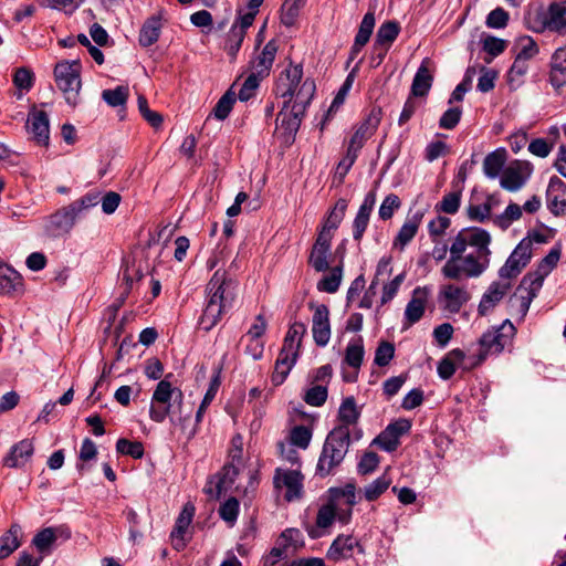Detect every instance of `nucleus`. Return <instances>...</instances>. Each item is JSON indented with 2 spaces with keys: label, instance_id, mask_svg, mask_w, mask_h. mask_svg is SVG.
Here are the masks:
<instances>
[{
  "label": "nucleus",
  "instance_id": "f257e3e1",
  "mask_svg": "<svg viewBox=\"0 0 566 566\" xmlns=\"http://www.w3.org/2000/svg\"><path fill=\"white\" fill-rule=\"evenodd\" d=\"M431 241V256L434 261H443L448 251L450 252L441 268V274L447 280L475 279L490 266L492 238L482 228L469 227L460 230L452 239L450 248L442 239Z\"/></svg>",
  "mask_w": 566,
  "mask_h": 566
},
{
  "label": "nucleus",
  "instance_id": "f03ea898",
  "mask_svg": "<svg viewBox=\"0 0 566 566\" xmlns=\"http://www.w3.org/2000/svg\"><path fill=\"white\" fill-rule=\"evenodd\" d=\"M207 303L200 317L205 331L213 328L233 304L235 282L223 269H218L207 284Z\"/></svg>",
  "mask_w": 566,
  "mask_h": 566
},
{
  "label": "nucleus",
  "instance_id": "7ed1b4c3",
  "mask_svg": "<svg viewBox=\"0 0 566 566\" xmlns=\"http://www.w3.org/2000/svg\"><path fill=\"white\" fill-rule=\"evenodd\" d=\"M350 439L346 427H335L327 434L316 465L318 475L327 476L334 473L348 452Z\"/></svg>",
  "mask_w": 566,
  "mask_h": 566
},
{
  "label": "nucleus",
  "instance_id": "20e7f679",
  "mask_svg": "<svg viewBox=\"0 0 566 566\" xmlns=\"http://www.w3.org/2000/svg\"><path fill=\"white\" fill-rule=\"evenodd\" d=\"M300 104H284L276 117L275 133L285 144H291L297 133L302 116L313 98L312 84H306L298 93Z\"/></svg>",
  "mask_w": 566,
  "mask_h": 566
},
{
  "label": "nucleus",
  "instance_id": "39448f33",
  "mask_svg": "<svg viewBox=\"0 0 566 566\" xmlns=\"http://www.w3.org/2000/svg\"><path fill=\"white\" fill-rule=\"evenodd\" d=\"M528 29L536 33L566 34V1L552 2L527 20Z\"/></svg>",
  "mask_w": 566,
  "mask_h": 566
},
{
  "label": "nucleus",
  "instance_id": "423d86ee",
  "mask_svg": "<svg viewBox=\"0 0 566 566\" xmlns=\"http://www.w3.org/2000/svg\"><path fill=\"white\" fill-rule=\"evenodd\" d=\"M81 64L77 60L61 61L54 67V78L57 87L63 92L67 104L75 106L80 102Z\"/></svg>",
  "mask_w": 566,
  "mask_h": 566
},
{
  "label": "nucleus",
  "instance_id": "0eeeda50",
  "mask_svg": "<svg viewBox=\"0 0 566 566\" xmlns=\"http://www.w3.org/2000/svg\"><path fill=\"white\" fill-rule=\"evenodd\" d=\"M172 402L179 406L182 402V392L172 387L171 382L166 379L160 380L153 392L149 417L155 422H163L171 412Z\"/></svg>",
  "mask_w": 566,
  "mask_h": 566
},
{
  "label": "nucleus",
  "instance_id": "6e6552de",
  "mask_svg": "<svg viewBox=\"0 0 566 566\" xmlns=\"http://www.w3.org/2000/svg\"><path fill=\"white\" fill-rule=\"evenodd\" d=\"M303 69L301 65H290L281 73L276 83V94L283 98H289L284 104H300L298 93L306 84H312L313 95L315 94L314 81L306 78L302 81Z\"/></svg>",
  "mask_w": 566,
  "mask_h": 566
},
{
  "label": "nucleus",
  "instance_id": "1a4fd4ad",
  "mask_svg": "<svg viewBox=\"0 0 566 566\" xmlns=\"http://www.w3.org/2000/svg\"><path fill=\"white\" fill-rule=\"evenodd\" d=\"M514 334L515 327L510 321H505L499 328L485 332L480 338L479 361L484 360L488 355L500 354L511 345Z\"/></svg>",
  "mask_w": 566,
  "mask_h": 566
},
{
  "label": "nucleus",
  "instance_id": "9d476101",
  "mask_svg": "<svg viewBox=\"0 0 566 566\" xmlns=\"http://www.w3.org/2000/svg\"><path fill=\"white\" fill-rule=\"evenodd\" d=\"M471 295L464 285L454 283L443 284L439 287L437 302L441 311L457 314L470 301Z\"/></svg>",
  "mask_w": 566,
  "mask_h": 566
},
{
  "label": "nucleus",
  "instance_id": "9b49d317",
  "mask_svg": "<svg viewBox=\"0 0 566 566\" xmlns=\"http://www.w3.org/2000/svg\"><path fill=\"white\" fill-rule=\"evenodd\" d=\"M533 174V165L526 160L512 161L501 174L500 185L503 189L515 192L522 189Z\"/></svg>",
  "mask_w": 566,
  "mask_h": 566
},
{
  "label": "nucleus",
  "instance_id": "f8f14e48",
  "mask_svg": "<svg viewBox=\"0 0 566 566\" xmlns=\"http://www.w3.org/2000/svg\"><path fill=\"white\" fill-rule=\"evenodd\" d=\"M532 258V241L523 239L511 253L505 264L500 269L499 274L502 279L517 276L528 264Z\"/></svg>",
  "mask_w": 566,
  "mask_h": 566
},
{
  "label": "nucleus",
  "instance_id": "ddd939ff",
  "mask_svg": "<svg viewBox=\"0 0 566 566\" xmlns=\"http://www.w3.org/2000/svg\"><path fill=\"white\" fill-rule=\"evenodd\" d=\"M303 479L304 478L298 468H277L275 470L273 483L276 489H286L285 499L291 502L301 497Z\"/></svg>",
  "mask_w": 566,
  "mask_h": 566
},
{
  "label": "nucleus",
  "instance_id": "4468645a",
  "mask_svg": "<svg viewBox=\"0 0 566 566\" xmlns=\"http://www.w3.org/2000/svg\"><path fill=\"white\" fill-rule=\"evenodd\" d=\"M240 469L241 463L232 461L227 463L218 475L209 480L205 492L212 497H219L232 488Z\"/></svg>",
  "mask_w": 566,
  "mask_h": 566
},
{
  "label": "nucleus",
  "instance_id": "2eb2a0df",
  "mask_svg": "<svg viewBox=\"0 0 566 566\" xmlns=\"http://www.w3.org/2000/svg\"><path fill=\"white\" fill-rule=\"evenodd\" d=\"M78 220L73 207L67 205L45 219V231L51 235L69 233Z\"/></svg>",
  "mask_w": 566,
  "mask_h": 566
},
{
  "label": "nucleus",
  "instance_id": "dca6fc26",
  "mask_svg": "<svg viewBox=\"0 0 566 566\" xmlns=\"http://www.w3.org/2000/svg\"><path fill=\"white\" fill-rule=\"evenodd\" d=\"M25 128L38 145L46 146L49 144L50 122L44 111L33 107L28 115Z\"/></svg>",
  "mask_w": 566,
  "mask_h": 566
},
{
  "label": "nucleus",
  "instance_id": "f3484780",
  "mask_svg": "<svg viewBox=\"0 0 566 566\" xmlns=\"http://www.w3.org/2000/svg\"><path fill=\"white\" fill-rule=\"evenodd\" d=\"M314 310L312 317V334L315 344L325 347L331 339L329 311L324 304L311 305Z\"/></svg>",
  "mask_w": 566,
  "mask_h": 566
},
{
  "label": "nucleus",
  "instance_id": "a211bd4d",
  "mask_svg": "<svg viewBox=\"0 0 566 566\" xmlns=\"http://www.w3.org/2000/svg\"><path fill=\"white\" fill-rule=\"evenodd\" d=\"M277 43L274 40L269 41L261 51L256 52L250 61V74L263 80L269 76L275 55Z\"/></svg>",
  "mask_w": 566,
  "mask_h": 566
},
{
  "label": "nucleus",
  "instance_id": "6ab92c4d",
  "mask_svg": "<svg viewBox=\"0 0 566 566\" xmlns=\"http://www.w3.org/2000/svg\"><path fill=\"white\" fill-rule=\"evenodd\" d=\"M195 515V506L191 503H186L182 511L178 515L174 530L170 534L172 547L180 552L182 551L189 538H187L188 528Z\"/></svg>",
  "mask_w": 566,
  "mask_h": 566
},
{
  "label": "nucleus",
  "instance_id": "aec40b11",
  "mask_svg": "<svg viewBox=\"0 0 566 566\" xmlns=\"http://www.w3.org/2000/svg\"><path fill=\"white\" fill-rule=\"evenodd\" d=\"M380 120L381 111L379 108H373L363 120V123L356 128L349 140L348 147L359 151L366 140H368L374 135L380 124Z\"/></svg>",
  "mask_w": 566,
  "mask_h": 566
},
{
  "label": "nucleus",
  "instance_id": "412c9836",
  "mask_svg": "<svg viewBox=\"0 0 566 566\" xmlns=\"http://www.w3.org/2000/svg\"><path fill=\"white\" fill-rule=\"evenodd\" d=\"M355 548H357L360 554L365 553L364 547L354 536L338 535L327 549L326 557L335 563L348 559L353 556Z\"/></svg>",
  "mask_w": 566,
  "mask_h": 566
},
{
  "label": "nucleus",
  "instance_id": "4be33fe9",
  "mask_svg": "<svg viewBox=\"0 0 566 566\" xmlns=\"http://www.w3.org/2000/svg\"><path fill=\"white\" fill-rule=\"evenodd\" d=\"M24 285L21 274L0 259V294L15 297L23 293Z\"/></svg>",
  "mask_w": 566,
  "mask_h": 566
},
{
  "label": "nucleus",
  "instance_id": "5701e85b",
  "mask_svg": "<svg viewBox=\"0 0 566 566\" xmlns=\"http://www.w3.org/2000/svg\"><path fill=\"white\" fill-rule=\"evenodd\" d=\"M548 66V83L558 91L566 85V45L553 52Z\"/></svg>",
  "mask_w": 566,
  "mask_h": 566
},
{
  "label": "nucleus",
  "instance_id": "b1692460",
  "mask_svg": "<svg viewBox=\"0 0 566 566\" xmlns=\"http://www.w3.org/2000/svg\"><path fill=\"white\" fill-rule=\"evenodd\" d=\"M424 216V212L421 210L416 211L411 216H409L401 228L399 229L394 243L392 248L398 249L399 251H402L407 244L411 242V240L416 237L418 229L421 224L422 218Z\"/></svg>",
  "mask_w": 566,
  "mask_h": 566
},
{
  "label": "nucleus",
  "instance_id": "393cba45",
  "mask_svg": "<svg viewBox=\"0 0 566 566\" xmlns=\"http://www.w3.org/2000/svg\"><path fill=\"white\" fill-rule=\"evenodd\" d=\"M34 452L31 440L23 439L10 448L8 454L3 458V465L11 469H18L25 465Z\"/></svg>",
  "mask_w": 566,
  "mask_h": 566
},
{
  "label": "nucleus",
  "instance_id": "a878e982",
  "mask_svg": "<svg viewBox=\"0 0 566 566\" xmlns=\"http://www.w3.org/2000/svg\"><path fill=\"white\" fill-rule=\"evenodd\" d=\"M338 418L340 420L338 427H346L349 431V437H354L356 440L360 438L361 432L356 427L359 411L353 397L344 399L338 410Z\"/></svg>",
  "mask_w": 566,
  "mask_h": 566
},
{
  "label": "nucleus",
  "instance_id": "bb28decb",
  "mask_svg": "<svg viewBox=\"0 0 566 566\" xmlns=\"http://www.w3.org/2000/svg\"><path fill=\"white\" fill-rule=\"evenodd\" d=\"M332 239L325 234H317L316 241L312 248L308 263L317 272L328 269V255L331 254Z\"/></svg>",
  "mask_w": 566,
  "mask_h": 566
},
{
  "label": "nucleus",
  "instance_id": "cd10ccee",
  "mask_svg": "<svg viewBox=\"0 0 566 566\" xmlns=\"http://www.w3.org/2000/svg\"><path fill=\"white\" fill-rule=\"evenodd\" d=\"M376 203V193L368 192L363 203L360 205L358 212L353 223V237L356 241H359L368 226L370 214Z\"/></svg>",
  "mask_w": 566,
  "mask_h": 566
},
{
  "label": "nucleus",
  "instance_id": "c85d7f7f",
  "mask_svg": "<svg viewBox=\"0 0 566 566\" xmlns=\"http://www.w3.org/2000/svg\"><path fill=\"white\" fill-rule=\"evenodd\" d=\"M560 258V248H553L549 253L541 261L536 272L534 273V279L531 282V292L535 293L538 291L544 282V279L552 272V270L557 265Z\"/></svg>",
  "mask_w": 566,
  "mask_h": 566
},
{
  "label": "nucleus",
  "instance_id": "c756f323",
  "mask_svg": "<svg viewBox=\"0 0 566 566\" xmlns=\"http://www.w3.org/2000/svg\"><path fill=\"white\" fill-rule=\"evenodd\" d=\"M427 300L428 292L424 287L413 290L412 297L405 310V318L409 325L417 323L423 316Z\"/></svg>",
  "mask_w": 566,
  "mask_h": 566
},
{
  "label": "nucleus",
  "instance_id": "7c9ffc66",
  "mask_svg": "<svg viewBox=\"0 0 566 566\" xmlns=\"http://www.w3.org/2000/svg\"><path fill=\"white\" fill-rule=\"evenodd\" d=\"M510 289L509 283L493 282L488 291L483 294L478 311L481 315H485L492 310L506 294Z\"/></svg>",
  "mask_w": 566,
  "mask_h": 566
},
{
  "label": "nucleus",
  "instance_id": "2f4dec72",
  "mask_svg": "<svg viewBox=\"0 0 566 566\" xmlns=\"http://www.w3.org/2000/svg\"><path fill=\"white\" fill-rule=\"evenodd\" d=\"M297 359V355L290 352L281 349L279 353V357L275 361L274 370L271 377V380L274 386H280L284 382L286 377L289 376L292 367L295 365Z\"/></svg>",
  "mask_w": 566,
  "mask_h": 566
},
{
  "label": "nucleus",
  "instance_id": "473e14b6",
  "mask_svg": "<svg viewBox=\"0 0 566 566\" xmlns=\"http://www.w3.org/2000/svg\"><path fill=\"white\" fill-rule=\"evenodd\" d=\"M348 202L346 199L340 198L336 201L334 208L324 221L318 234H325L327 238L333 239L334 231L338 228L345 217Z\"/></svg>",
  "mask_w": 566,
  "mask_h": 566
},
{
  "label": "nucleus",
  "instance_id": "72a5a7b5",
  "mask_svg": "<svg viewBox=\"0 0 566 566\" xmlns=\"http://www.w3.org/2000/svg\"><path fill=\"white\" fill-rule=\"evenodd\" d=\"M22 528L14 523L0 537V560L10 556L21 545Z\"/></svg>",
  "mask_w": 566,
  "mask_h": 566
},
{
  "label": "nucleus",
  "instance_id": "f704fd0d",
  "mask_svg": "<svg viewBox=\"0 0 566 566\" xmlns=\"http://www.w3.org/2000/svg\"><path fill=\"white\" fill-rule=\"evenodd\" d=\"M429 64H430L429 59H424L421 62L417 73L413 77L412 85H411V93L413 96L426 95L432 85V75L429 70Z\"/></svg>",
  "mask_w": 566,
  "mask_h": 566
},
{
  "label": "nucleus",
  "instance_id": "c9c22d12",
  "mask_svg": "<svg viewBox=\"0 0 566 566\" xmlns=\"http://www.w3.org/2000/svg\"><path fill=\"white\" fill-rule=\"evenodd\" d=\"M306 334V325L302 322L291 324L283 343V350L290 352L298 356L302 339Z\"/></svg>",
  "mask_w": 566,
  "mask_h": 566
},
{
  "label": "nucleus",
  "instance_id": "e433bc0d",
  "mask_svg": "<svg viewBox=\"0 0 566 566\" xmlns=\"http://www.w3.org/2000/svg\"><path fill=\"white\" fill-rule=\"evenodd\" d=\"M335 521V510L332 505H324L318 510L316 527L308 530L311 538H318L325 534L324 530L332 526Z\"/></svg>",
  "mask_w": 566,
  "mask_h": 566
},
{
  "label": "nucleus",
  "instance_id": "4c0bfd02",
  "mask_svg": "<svg viewBox=\"0 0 566 566\" xmlns=\"http://www.w3.org/2000/svg\"><path fill=\"white\" fill-rule=\"evenodd\" d=\"M57 538V528L46 527L35 534L32 539V545L42 555H49Z\"/></svg>",
  "mask_w": 566,
  "mask_h": 566
},
{
  "label": "nucleus",
  "instance_id": "58836bf2",
  "mask_svg": "<svg viewBox=\"0 0 566 566\" xmlns=\"http://www.w3.org/2000/svg\"><path fill=\"white\" fill-rule=\"evenodd\" d=\"M364 344L363 338L357 337L352 339L345 350L344 364L354 369H359L364 360Z\"/></svg>",
  "mask_w": 566,
  "mask_h": 566
},
{
  "label": "nucleus",
  "instance_id": "ea45409f",
  "mask_svg": "<svg viewBox=\"0 0 566 566\" xmlns=\"http://www.w3.org/2000/svg\"><path fill=\"white\" fill-rule=\"evenodd\" d=\"M399 30L400 28L397 22L388 21L382 23L377 31L374 50H378V48L382 46H390L397 39Z\"/></svg>",
  "mask_w": 566,
  "mask_h": 566
},
{
  "label": "nucleus",
  "instance_id": "a19ab883",
  "mask_svg": "<svg viewBox=\"0 0 566 566\" xmlns=\"http://www.w3.org/2000/svg\"><path fill=\"white\" fill-rule=\"evenodd\" d=\"M505 164V150L499 149L490 153L483 160V171L486 177L494 179L500 176Z\"/></svg>",
  "mask_w": 566,
  "mask_h": 566
},
{
  "label": "nucleus",
  "instance_id": "79ce46f5",
  "mask_svg": "<svg viewBox=\"0 0 566 566\" xmlns=\"http://www.w3.org/2000/svg\"><path fill=\"white\" fill-rule=\"evenodd\" d=\"M161 23L156 17L148 19L139 33V43L143 46H149L154 44L160 34Z\"/></svg>",
  "mask_w": 566,
  "mask_h": 566
},
{
  "label": "nucleus",
  "instance_id": "37998d69",
  "mask_svg": "<svg viewBox=\"0 0 566 566\" xmlns=\"http://www.w3.org/2000/svg\"><path fill=\"white\" fill-rule=\"evenodd\" d=\"M101 201V192L91 191L82 196L81 198L74 200L70 205L73 207L75 213L78 219L84 218L87 212L96 207Z\"/></svg>",
  "mask_w": 566,
  "mask_h": 566
},
{
  "label": "nucleus",
  "instance_id": "c03bdc74",
  "mask_svg": "<svg viewBox=\"0 0 566 566\" xmlns=\"http://www.w3.org/2000/svg\"><path fill=\"white\" fill-rule=\"evenodd\" d=\"M515 46L517 50L515 57L525 61H530L531 59L535 57L539 52L537 43L530 35L520 36L516 40Z\"/></svg>",
  "mask_w": 566,
  "mask_h": 566
},
{
  "label": "nucleus",
  "instance_id": "a18cd8bd",
  "mask_svg": "<svg viewBox=\"0 0 566 566\" xmlns=\"http://www.w3.org/2000/svg\"><path fill=\"white\" fill-rule=\"evenodd\" d=\"M528 72V61L515 57L511 69L507 73V82L511 88H518L523 82L524 76Z\"/></svg>",
  "mask_w": 566,
  "mask_h": 566
},
{
  "label": "nucleus",
  "instance_id": "49530a36",
  "mask_svg": "<svg viewBox=\"0 0 566 566\" xmlns=\"http://www.w3.org/2000/svg\"><path fill=\"white\" fill-rule=\"evenodd\" d=\"M245 33L242 31V29L237 28V24H233L228 32L224 50L232 60L237 57Z\"/></svg>",
  "mask_w": 566,
  "mask_h": 566
},
{
  "label": "nucleus",
  "instance_id": "de8ad7c7",
  "mask_svg": "<svg viewBox=\"0 0 566 566\" xmlns=\"http://www.w3.org/2000/svg\"><path fill=\"white\" fill-rule=\"evenodd\" d=\"M312 440V430L305 426H295L289 434L286 440L287 443L305 450L310 446Z\"/></svg>",
  "mask_w": 566,
  "mask_h": 566
},
{
  "label": "nucleus",
  "instance_id": "09e8293b",
  "mask_svg": "<svg viewBox=\"0 0 566 566\" xmlns=\"http://www.w3.org/2000/svg\"><path fill=\"white\" fill-rule=\"evenodd\" d=\"M391 484V479L387 474L374 480L371 483L365 486L364 496L367 501L377 500Z\"/></svg>",
  "mask_w": 566,
  "mask_h": 566
},
{
  "label": "nucleus",
  "instance_id": "8fccbe9b",
  "mask_svg": "<svg viewBox=\"0 0 566 566\" xmlns=\"http://www.w3.org/2000/svg\"><path fill=\"white\" fill-rule=\"evenodd\" d=\"M102 98L111 107L124 106L128 98V87L120 85L113 90H104Z\"/></svg>",
  "mask_w": 566,
  "mask_h": 566
},
{
  "label": "nucleus",
  "instance_id": "3c124183",
  "mask_svg": "<svg viewBox=\"0 0 566 566\" xmlns=\"http://www.w3.org/2000/svg\"><path fill=\"white\" fill-rule=\"evenodd\" d=\"M235 99H237L235 93L231 88L228 90L221 96V98L218 101V103L216 104V106L213 108L214 117L220 120L226 119L229 116Z\"/></svg>",
  "mask_w": 566,
  "mask_h": 566
},
{
  "label": "nucleus",
  "instance_id": "603ef678",
  "mask_svg": "<svg viewBox=\"0 0 566 566\" xmlns=\"http://www.w3.org/2000/svg\"><path fill=\"white\" fill-rule=\"evenodd\" d=\"M451 358H454L457 361H461L464 358V353L460 349H453L450 353V357L440 361L438 365V374L442 379H449L455 373V364Z\"/></svg>",
  "mask_w": 566,
  "mask_h": 566
},
{
  "label": "nucleus",
  "instance_id": "864d4df0",
  "mask_svg": "<svg viewBox=\"0 0 566 566\" xmlns=\"http://www.w3.org/2000/svg\"><path fill=\"white\" fill-rule=\"evenodd\" d=\"M374 27L375 17L373 13L368 12L364 15L358 32L355 36V42H357V46H365L367 44L373 33Z\"/></svg>",
  "mask_w": 566,
  "mask_h": 566
},
{
  "label": "nucleus",
  "instance_id": "5fc2aeb1",
  "mask_svg": "<svg viewBox=\"0 0 566 566\" xmlns=\"http://www.w3.org/2000/svg\"><path fill=\"white\" fill-rule=\"evenodd\" d=\"M342 282V269L339 266L334 268L331 273L324 276L318 283V291L326 293H335Z\"/></svg>",
  "mask_w": 566,
  "mask_h": 566
},
{
  "label": "nucleus",
  "instance_id": "6e6d98bb",
  "mask_svg": "<svg viewBox=\"0 0 566 566\" xmlns=\"http://www.w3.org/2000/svg\"><path fill=\"white\" fill-rule=\"evenodd\" d=\"M117 452L130 455L134 459H140L144 455V446L138 441H129L127 439H119L116 442Z\"/></svg>",
  "mask_w": 566,
  "mask_h": 566
},
{
  "label": "nucleus",
  "instance_id": "4d7b16f0",
  "mask_svg": "<svg viewBox=\"0 0 566 566\" xmlns=\"http://www.w3.org/2000/svg\"><path fill=\"white\" fill-rule=\"evenodd\" d=\"M219 386H220V378H219V375H216L211 381H210V386L208 388V390L206 391V395L199 406V409L196 413V421L197 422H200L201 419H202V416H203V412L206 411V409L208 408V406L211 403V401L214 399L216 395H217V391L219 389Z\"/></svg>",
  "mask_w": 566,
  "mask_h": 566
},
{
  "label": "nucleus",
  "instance_id": "13d9d810",
  "mask_svg": "<svg viewBox=\"0 0 566 566\" xmlns=\"http://www.w3.org/2000/svg\"><path fill=\"white\" fill-rule=\"evenodd\" d=\"M327 399V388L322 385L313 386L306 390L304 400L307 405L319 407L324 405Z\"/></svg>",
  "mask_w": 566,
  "mask_h": 566
},
{
  "label": "nucleus",
  "instance_id": "bf43d9fd",
  "mask_svg": "<svg viewBox=\"0 0 566 566\" xmlns=\"http://www.w3.org/2000/svg\"><path fill=\"white\" fill-rule=\"evenodd\" d=\"M400 205L401 202L397 195L390 193L386 196L379 207V218L382 220H389L394 216L395 211L400 207Z\"/></svg>",
  "mask_w": 566,
  "mask_h": 566
},
{
  "label": "nucleus",
  "instance_id": "052dcab7",
  "mask_svg": "<svg viewBox=\"0 0 566 566\" xmlns=\"http://www.w3.org/2000/svg\"><path fill=\"white\" fill-rule=\"evenodd\" d=\"M460 201V191L449 192L446 196H443L442 200L438 203L437 208L442 212L453 214L459 210Z\"/></svg>",
  "mask_w": 566,
  "mask_h": 566
},
{
  "label": "nucleus",
  "instance_id": "680f3d73",
  "mask_svg": "<svg viewBox=\"0 0 566 566\" xmlns=\"http://www.w3.org/2000/svg\"><path fill=\"white\" fill-rule=\"evenodd\" d=\"M85 0H46L42 6L72 14Z\"/></svg>",
  "mask_w": 566,
  "mask_h": 566
},
{
  "label": "nucleus",
  "instance_id": "e2e57ef3",
  "mask_svg": "<svg viewBox=\"0 0 566 566\" xmlns=\"http://www.w3.org/2000/svg\"><path fill=\"white\" fill-rule=\"evenodd\" d=\"M399 439L396 433H392L388 428H386L375 440L374 444L379 446L382 450L387 452H391L396 450L399 446Z\"/></svg>",
  "mask_w": 566,
  "mask_h": 566
},
{
  "label": "nucleus",
  "instance_id": "0e129e2a",
  "mask_svg": "<svg viewBox=\"0 0 566 566\" xmlns=\"http://www.w3.org/2000/svg\"><path fill=\"white\" fill-rule=\"evenodd\" d=\"M261 81L262 80L255 75L249 74L239 91L238 98L242 102L249 101L254 96Z\"/></svg>",
  "mask_w": 566,
  "mask_h": 566
},
{
  "label": "nucleus",
  "instance_id": "69168bd1",
  "mask_svg": "<svg viewBox=\"0 0 566 566\" xmlns=\"http://www.w3.org/2000/svg\"><path fill=\"white\" fill-rule=\"evenodd\" d=\"M219 514L222 520L233 524L239 514V502L234 497L227 500L219 509Z\"/></svg>",
  "mask_w": 566,
  "mask_h": 566
},
{
  "label": "nucleus",
  "instance_id": "338daca9",
  "mask_svg": "<svg viewBox=\"0 0 566 566\" xmlns=\"http://www.w3.org/2000/svg\"><path fill=\"white\" fill-rule=\"evenodd\" d=\"M522 216V208L516 203H510L504 212L496 218V223L502 227H509L513 221L520 219Z\"/></svg>",
  "mask_w": 566,
  "mask_h": 566
},
{
  "label": "nucleus",
  "instance_id": "774afa93",
  "mask_svg": "<svg viewBox=\"0 0 566 566\" xmlns=\"http://www.w3.org/2000/svg\"><path fill=\"white\" fill-rule=\"evenodd\" d=\"M509 13L502 9L496 8L492 10L486 17V25L492 29H503L507 25Z\"/></svg>",
  "mask_w": 566,
  "mask_h": 566
}]
</instances>
